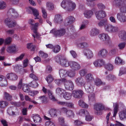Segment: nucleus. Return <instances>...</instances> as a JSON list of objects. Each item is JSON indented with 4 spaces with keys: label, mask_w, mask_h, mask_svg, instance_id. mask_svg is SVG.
Instances as JSON below:
<instances>
[{
    "label": "nucleus",
    "mask_w": 126,
    "mask_h": 126,
    "mask_svg": "<svg viewBox=\"0 0 126 126\" xmlns=\"http://www.w3.org/2000/svg\"><path fill=\"white\" fill-rule=\"evenodd\" d=\"M8 104V103L6 101H0V108H4Z\"/></svg>",
    "instance_id": "nucleus-49"
},
{
    "label": "nucleus",
    "mask_w": 126,
    "mask_h": 126,
    "mask_svg": "<svg viewBox=\"0 0 126 126\" xmlns=\"http://www.w3.org/2000/svg\"><path fill=\"white\" fill-rule=\"evenodd\" d=\"M16 109L14 107H10L8 109L7 112L10 115L14 116L16 115L14 111V110Z\"/></svg>",
    "instance_id": "nucleus-30"
},
{
    "label": "nucleus",
    "mask_w": 126,
    "mask_h": 126,
    "mask_svg": "<svg viewBox=\"0 0 126 126\" xmlns=\"http://www.w3.org/2000/svg\"><path fill=\"white\" fill-rule=\"evenodd\" d=\"M84 55H85L88 59H91L93 57V54L92 51L89 49H84L83 51Z\"/></svg>",
    "instance_id": "nucleus-17"
},
{
    "label": "nucleus",
    "mask_w": 126,
    "mask_h": 126,
    "mask_svg": "<svg viewBox=\"0 0 126 126\" xmlns=\"http://www.w3.org/2000/svg\"><path fill=\"white\" fill-rule=\"evenodd\" d=\"M72 94L68 92H65L63 95L64 98L66 100H69L72 98Z\"/></svg>",
    "instance_id": "nucleus-26"
},
{
    "label": "nucleus",
    "mask_w": 126,
    "mask_h": 126,
    "mask_svg": "<svg viewBox=\"0 0 126 126\" xmlns=\"http://www.w3.org/2000/svg\"><path fill=\"white\" fill-rule=\"evenodd\" d=\"M79 106L83 108H87L88 107V106L83 101L81 100H79L78 102Z\"/></svg>",
    "instance_id": "nucleus-37"
},
{
    "label": "nucleus",
    "mask_w": 126,
    "mask_h": 126,
    "mask_svg": "<svg viewBox=\"0 0 126 126\" xmlns=\"http://www.w3.org/2000/svg\"><path fill=\"white\" fill-rule=\"evenodd\" d=\"M28 93H29V95L32 96H34V95L38 94L39 92L37 91H30L29 90Z\"/></svg>",
    "instance_id": "nucleus-54"
},
{
    "label": "nucleus",
    "mask_w": 126,
    "mask_h": 126,
    "mask_svg": "<svg viewBox=\"0 0 126 126\" xmlns=\"http://www.w3.org/2000/svg\"><path fill=\"white\" fill-rule=\"evenodd\" d=\"M66 32V31L64 28L57 30L55 29H53L50 31V33H52L55 36H63Z\"/></svg>",
    "instance_id": "nucleus-3"
},
{
    "label": "nucleus",
    "mask_w": 126,
    "mask_h": 126,
    "mask_svg": "<svg viewBox=\"0 0 126 126\" xmlns=\"http://www.w3.org/2000/svg\"><path fill=\"white\" fill-rule=\"evenodd\" d=\"M62 7L69 11H73L76 7L75 4L71 1L63 0L61 4Z\"/></svg>",
    "instance_id": "nucleus-1"
},
{
    "label": "nucleus",
    "mask_w": 126,
    "mask_h": 126,
    "mask_svg": "<svg viewBox=\"0 0 126 126\" xmlns=\"http://www.w3.org/2000/svg\"><path fill=\"white\" fill-rule=\"evenodd\" d=\"M119 116L120 119L122 120L126 119V109L123 110L119 113Z\"/></svg>",
    "instance_id": "nucleus-22"
},
{
    "label": "nucleus",
    "mask_w": 126,
    "mask_h": 126,
    "mask_svg": "<svg viewBox=\"0 0 126 126\" xmlns=\"http://www.w3.org/2000/svg\"><path fill=\"white\" fill-rule=\"evenodd\" d=\"M96 17L99 20L103 19L106 16L105 12L102 10L97 11L95 13Z\"/></svg>",
    "instance_id": "nucleus-12"
},
{
    "label": "nucleus",
    "mask_w": 126,
    "mask_h": 126,
    "mask_svg": "<svg viewBox=\"0 0 126 126\" xmlns=\"http://www.w3.org/2000/svg\"><path fill=\"white\" fill-rule=\"evenodd\" d=\"M47 9L49 10H53L54 8V5L51 3H47Z\"/></svg>",
    "instance_id": "nucleus-45"
},
{
    "label": "nucleus",
    "mask_w": 126,
    "mask_h": 126,
    "mask_svg": "<svg viewBox=\"0 0 126 126\" xmlns=\"http://www.w3.org/2000/svg\"><path fill=\"white\" fill-rule=\"evenodd\" d=\"M39 56L43 58H46L47 57V54L43 52L40 51L39 52Z\"/></svg>",
    "instance_id": "nucleus-55"
},
{
    "label": "nucleus",
    "mask_w": 126,
    "mask_h": 126,
    "mask_svg": "<svg viewBox=\"0 0 126 126\" xmlns=\"http://www.w3.org/2000/svg\"><path fill=\"white\" fill-rule=\"evenodd\" d=\"M117 19L122 23H124L126 22V16L125 14L122 13H118L117 14Z\"/></svg>",
    "instance_id": "nucleus-13"
},
{
    "label": "nucleus",
    "mask_w": 126,
    "mask_h": 126,
    "mask_svg": "<svg viewBox=\"0 0 126 126\" xmlns=\"http://www.w3.org/2000/svg\"><path fill=\"white\" fill-rule=\"evenodd\" d=\"M105 63L104 61L102 59H97L94 61L93 63L96 67H100Z\"/></svg>",
    "instance_id": "nucleus-15"
},
{
    "label": "nucleus",
    "mask_w": 126,
    "mask_h": 126,
    "mask_svg": "<svg viewBox=\"0 0 126 126\" xmlns=\"http://www.w3.org/2000/svg\"><path fill=\"white\" fill-rule=\"evenodd\" d=\"M53 79V77L50 75H49L46 78V80L48 83H51Z\"/></svg>",
    "instance_id": "nucleus-52"
},
{
    "label": "nucleus",
    "mask_w": 126,
    "mask_h": 126,
    "mask_svg": "<svg viewBox=\"0 0 126 126\" xmlns=\"http://www.w3.org/2000/svg\"><path fill=\"white\" fill-rule=\"evenodd\" d=\"M63 82L64 83V84L66 89L67 90H71L74 88V84L73 82L71 80H67L66 79H63Z\"/></svg>",
    "instance_id": "nucleus-5"
},
{
    "label": "nucleus",
    "mask_w": 126,
    "mask_h": 126,
    "mask_svg": "<svg viewBox=\"0 0 126 126\" xmlns=\"http://www.w3.org/2000/svg\"><path fill=\"white\" fill-rule=\"evenodd\" d=\"M27 47L28 49H30L31 51H34L35 47V46L33 45L32 43H29L27 44Z\"/></svg>",
    "instance_id": "nucleus-44"
},
{
    "label": "nucleus",
    "mask_w": 126,
    "mask_h": 126,
    "mask_svg": "<svg viewBox=\"0 0 126 126\" xmlns=\"http://www.w3.org/2000/svg\"><path fill=\"white\" fill-rule=\"evenodd\" d=\"M42 11L43 14V16L44 18H46L47 16V14L46 10L43 8H42Z\"/></svg>",
    "instance_id": "nucleus-64"
},
{
    "label": "nucleus",
    "mask_w": 126,
    "mask_h": 126,
    "mask_svg": "<svg viewBox=\"0 0 126 126\" xmlns=\"http://www.w3.org/2000/svg\"><path fill=\"white\" fill-rule=\"evenodd\" d=\"M126 43L125 42H122L120 43L118 45V47L120 49H122L125 47Z\"/></svg>",
    "instance_id": "nucleus-61"
},
{
    "label": "nucleus",
    "mask_w": 126,
    "mask_h": 126,
    "mask_svg": "<svg viewBox=\"0 0 126 126\" xmlns=\"http://www.w3.org/2000/svg\"><path fill=\"white\" fill-rule=\"evenodd\" d=\"M45 126H55L53 122L50 120L47 121L45 123Z\"/></svg>",
    "instance_id": "nucleus-56"
},
{
    "label": "nucleus",
    "mask_w": 126,
    "mask_h": 126,
    "mask_svg": "<svg viewBox=\"0 0 126 126\" xmlns=\"http://www.w3.org/2000/svg\"><path fill=\"white\" fill-rule=\"evenodd\" d=\"M113 4L116 7L120 8L124 5H126V0H114L113 2Z\"/></svg>",
    "instance_id": "nucleus-10"
},
{
    "label": "nucleus",
    "mask_w": 126,
    "mask_h": 126,
    "mask_svg": "<svg viewBox=\"0 0 126 126\" xmlns=\"http://www.w3.org/2000/svg\"><path fill=\"white\" fill-rule=\"evenodd\" d=\"M83 94V92L80 90H75L72 91V94L75 98H80L81 97Z\"/></svg>",
    "instance_id": "nucleus-8"
},
{
    "label": "nucleus",
    "mask_w": 126,
    "mask_h": 126,
    "mask_svg": "<svg viewBox=\"0 0 126 126\" xmlns=\"http://www.w3.org/2000/svg\"><path fill=\"white\" fill-rule=\"evenodd\" d=\"M29 86L33 88H36L39 85L37 82L35 81H33L29 84Z\"/></svg>",
    "instance_id": "nucleus-38"
},
{
    "label": "nucleus",
    "mask_w": 126,
    "mask_h": 126,
    "mask_svg": "<svg viewBox=\"0 0 126 126\" xmlns=\"http://www.w3.org/2000/svg\"><path fill=\"white\" fill-rule=\"evenodd\" d=\"M86 79L87 82H91L94 80L93 76L91 74H88L86 76Z\"/></svg>",
    "instance_id": "nucleus-35"
},
{
    "label": "nucleus",
    "mask_w": 126,
    "mask_h": 126,
    "mask_svg": "<svg viewBox=\"0 0 126 126\" xmlns=\"http://www.w3.org/2000/svg\"><path fill=\"white\" fill-rule=\"evenodd\" d=\"M7 81L6 78L0 83V85L2 87L6 86L7 85Z\"/></svg>",
    "instance_id": "nucleus-58"
},
{
    "label": "nucleus",
    "mask_w": 126,
    "mask_h": 126,
    "mask_svg": "<svg viewBox=\"0 0 126 126\" xmlns=\"http://www.w3.org/2000/svg\"><path fill=\"white\" fill-rule=\"evenodd\" d=\"M108 51L105 48H103L101 49L98 52V55L100 57L103 58H106L108 56Z\"/></svg>",
    "instance_id": "nucleus-11"
},
{
    "label": "nucleus",
    "mask_w": 126,
    "mask_h": 126,
    "mask_svg": "<svg viewBox=\"0 0 126 126\" xmlns=\"http://www.w3.org/2000/svg\"><path fill=\"white\" fill-rule=\"evenodd\" d=\"M84 87L87 92L90 93L88 95L89 102L91 103L94 101V94H91L94 91V87L90 84L85 85Z\"/></svg>",
    "instance_id": "nucleus-2"
},
{
    "label": "nucleus",
    "mask_w": 126,
    "mask_h": 126,
    "mask_svg": "<svg viewBox=\"0 0 126 126\" xmlns=\"http://www.w3.org/2000/svg\"><path fill=\"white\" fill-rule=\"evenodd\" d=\"M12 39L10 37H8L5 40V45L8 44L10 43L12 41Z\"/></svg>",
    "instance_id": "nucleus-63"
},
{
    "label": "nucleus",
    "mask_w": 126,
    "mask_h": 126,
    "mask_svg": "<svg viewBox=\"0 0 126 126\" xmlns=\"http://www.w3.org/2000/svg\"><path fill=\"white\" fill-rule=\"evenodd\" d=\"M113 25L110 24H107L105 25V30L111 33Z\"/></svg>",
    "instance_id": "nucleus-42"
},
{
    "label": "nucleus",
    "mask_w": 126,
    "mask_h": 126,
    "mask_svg": "<svg viewBox=\"0 0 126 126\" xmlns=\"http://www.w3.org/2000/svg\"><path fill=\"white\" fill-rule=\"evenodd\" d=\"M84 16L87 18H90L93 14V12L91 10L85 11L84 12Z\"/></svg>",
    "instance_id": "nucleus-33"
},
{
    "label": "nucleus",
    "mask_w": 126,
    "mask_h": 126,
    "mask_svg": "<svg viewBox=\"0 0 126 126\" xmlns=\"http://www.w3.org/2000/svg\"><path fill=\"white\" fill-rule=\"evenodd\" d=\"M74 18L72 16H68L65 21L64 25L67 26L72 24L75 21Z\"/></svg>",
    "instance_id": "nucleus-18"
},
{
    "label": "nucleus",
    "mask_w": 126,
    "mask_h": 126,
    "mask_svg": "<svg viewBox=\"0 0 126 126\" xmlns=\"http://www.w3.org/2000/svg\"><path fill=\"white\" fill-rule=\"evenodd\" d=\"M53 50V52L55 53L58 52L60 50V47L58 45H56L54 47Z\"/></svg>",
    "instance_id": "nucleus-53"
},
{
    "label": "nucleus",
    "mask_w": 126,
    "mask_h": 126,
    "mask_svg": "<svg viewBox=\"0 0 126 126\" xmlns=\"http://www.w3.org/2000/svg\"><path fill=\"white\" fill-rule=\"evenodd\" d=\"M118 36L120 38L126 41V32L124 31H121L118 33Z\"/></svg>",
    "instance_id": "nucleus-21"
},
{
    "label": "nucleus",
    "mask_w": 126,
    "mask_h": 126,
    "mask_svg": "<svg viewBox=\"0 0 126 126\" xmlns=\"http://www.w3.org/2000/svg\"><path fill=\"white\" fill-rule=\"evenodd\" d=\"M56 61L59 63L62 66L64 67H67L69 66V62L67 60L66 58L62 56L57 57L56 58Z\"/></svg>",
    "instance_id": "nucleus-4"
},
{
    "label": "nucleus",
    "mask_w": 126,
    "mask_h": 126,
    "mask_svg": "<svg viewBox=\"0 0 126 126\" xmlns=\"http://www.w3.org/2000/svg\"><path fill=\"white\" fill-rule=\"evenodd\" d=\"M11 14V15L12 16H13L15 17H16L18 16V15L17 12L13 8H11L9 10L8 14Z\"/></svg>",
    "instance_id": "nucleus-27"
},
{
    "label": "nucleus",
    "mask_w": 126,
    "mask_h": 126,
    "mask_svg": "<svg viewBox=\"0 0 126 126\" xmlns=\"http://www.w3.org/2000/svg\"><path fill=\"white\" fill-rule=\"evenodd\" d=\"M88 114V111L86 110H80L79 113V114L80 115L82 116H84L86 114Z\"/></svg>",
    "instance_id": "nucleus-50"
},
{
    "label": "nucleus",
    "mask_w": 126,
    "mask_h": 126,
    "mask_svg": "<svg viewBox=\"0 0 126 126\" xmlns=\"http://www.w3.org/2000/svg\"><path fill=\"white\" fill-rule=\"evenodd\" d=\"M5 23L9 28H12L14 27L16 25L15 21H11V19L8 18H6L4 21Z\"/></svg>",
    "instance_id": "nucleus-16"
},
{
    "label": "nucleus",
    "mask_w": 126,
    "mask_h": 126,
    "mask_svg": "<svg viewBox=\"0 0 126 126\" xmlns=\"http://www.w3.org/2000/svg\"><path fill=\"white\" fill-rule=\"evenodd\" d=\"M16 46L14 44L9 47L7 48V51L9 53H11L15 52L16 50Z\"/></svg>",
    "instance_id": "nucleus-24"
},
{
    "label": "nucleus",
    "mask_w": 126,
    "mask_h": 126,
    "mask_svg": "<svg viewBox=\"0 0 126 126\" xmlns=\"http://www.w3.org/2000/svg\"><path fill=\"white\" fill-rule=\"evenodd\" d=\"M114 108L113 117H115L118 110V104L116 102L113 103Z\"/></svg>",
    "instance_id": "nucleus-29"
},
{
    "label": "nucleus",
    "mask_w": 126,
    "mask_h": 126,
    "mask_svg": "<svg viewBox=\"0 0 126 126\" xmlns=\"http://www.w3.org/2000/svg\"><path fill=\"white\" fill-rule=\"evenodd\" d=\"M29 8L32 10L33 15L35 17V19H38V17L39 15V13L37 10L35 8H33L30 7H29Z\"/></svg>",
    "instance_id": "nucleus-28"
},
{
    "label": "nucleus",
    "mask_w": 126,
    "mask_h": 126,
    "mask_svg": "<svg viewBox=\"0 0 126 126\" xmlns=\"http://www.w3.org/2000/svg\"><path fill=\"white\" fill-rule=\"evenodd\" d=\"M104 106L103 104L102 103H99L95 104L94 105V109L96 111L95 113L97 115H100L101 114L100 111L104 109Z\"/></svg>",
    "instance_id": "nucleus-6"
},
{
    "label": "nucleus",
    "mask_w": 126,
    "mask_h": 126,
    "mask_svg": "<svg viewBox=\"0 0 126 126\" xmlns=\"http://www.w3.org/2000/svg\"><path fill=\"white\" fill-rule=\"evenodd\" d=\"M76 84L79 86H82L84 85V83L82 81V80L81 77L76 79L75 80Z\"/></svg>",
    "instance_id": "nucleus-32"
},
{
    "label": "nucleus",
    "mask_w": 126,
    "mask_h": 126,
    "mask_svg": "<svg viewBox=\"0 0 126 126\" xmlns=\"http://www.w3.org/2000/svg\"><path fill=\"white\" fill-rule=\"evenodd\" d=\"M38 25V23L37 22L34 24H32V26H31V27L32 28V29L33 30V32L34 34H32V35L34 38V41H35V38H38L39 36V34L36 31Z\"/></svg>",
    "instance_id": "nucleus-9"
},
{
    "label": "nucleus",
    "mask_w": 126,
    "mask_h": 126,
    "mask_svg": "<svg viewBox=\"0 0 126 126\" xmlns=\"http://www.w3.org/2000/svg\"><path fill=\"white\" fill-rule=\"evenodd\" d=\"M77 46L78 47L81 48H85L88 46V45L86 43L83 42L79 44Z\"/></svg>",
    "instance_id": "nucleus-47"
},
{
    "label": "nucleus",
    "mask_w": 126,
    "mask_h": 126,
    "mask_svg": "<svg viewBox=\"0 0 126 126\" xmlns=\"http://www.w3.org/2000/svg\"><path fill=\"white\" fill-rule=\"evenodd\" d=\"M6 3L3 1L0 2V9H3L6 8Z\"/></svg>",
    "instance_id": "nucleus-57"
},
{
    "label": "nucleus",
    "mask_w": 126,
    "mask_h": 126,
    "mask_svg": "<svg viewBox=\"0 0 126 126\" xmlns=\"http://www.w3.org/2000/svg\"><path fill=\"white\" fill-rule=\"evenodd\" d=\"M4 98L5 99L10 101L12 99V97L8 93L5 92L4 94Z\"/></svg>",
    "instance_id": "nucleus-40"
},
{
    "label": "nucleus",
    "mask_w": 126,
    "mask_h": 126,
    "mask_svg": "<svg viewBox=\"0 0 126 126\" xmlns=\"http://www.w3.org/2000/svg\"><path fill=\"white\" fill-rule=\"evenodd\" d=\"M22 89L24 92L27 93L30 90L27 84H23Z\"/></svg>",
    "instance_id": "nucleus-48"
},
{
    "label": "nucleus",
    "mask_w": 126,
    "mask_h": 126,
    "mask_svg": "<svg viewBox=\"0 0 126 126\" xmlns=\"http://www.w3.org/2000/svg\"><path fill=\"white\" fill-rule=\"evenodd\" d=\"M64 118L63 117H59L58 118L59 124L63 126H66L64 124Z\"/></svg>",
    "instance_id": "nucleus-51"
},
{
    "label": "nucleus",
    "mask_w": 126,
    "mask_h": 126,
    "mask_svg": "<svg viewBox=\"0 0 126 126\" xmlns=\"http://www.w3.org/2000/svg\"><path fill=\"white\" fill-rule=\"evenodd\" d=\"M115 63L117 64H122L124 63V62L119 57H116L115 60Z\"/></svg>",
    "instance_id": "nucleus-46"
},
{
    "label": "nucleus",
    "mask_w": 126,
    "mask_h": 126,
    "mask_svg": "<svg viewBox=\"0 0 126 126\" xmlns=\"http://www.w3.org/2000/svg\"><path fill=\"white\" fill-rule=\"evenodd\" d=\"M93 117L90 115L88 112V114L85 115V119L87 121H90L92 119Z\"/></svg>",
    "instance_id": "nucleus-59"
},
{
    "label": "nucleus",
    "mask_w": 126,
    "mask_h": 126,
    "mask_svg": "<svg viewBox=\"0 0 126 126\" xmlns=\"http://www.w3.org/2000/svg\"><path fill=\"white\" fill-rule=\"evenodd\" d=\"M112 29L111 33H115L118 32L119 30L118 28L114 26H112Z\"/></svg>",
    "instance_id": "nucleus-60"
},
{
    "label": "nucleus",
    "mask_w": 126,
    "mask_h": 126,
    "mask_svg": "<svg viewBox=\"0 0 126 126\" xmlns=\"http://www.w3.org/2000/svg\"><path fill=\"white\" fill-rule=\"evenodd\" d=\"M74 114L72 111L68 110L66 113V115L67 117H74Z\"/></svg>",
    "instance_id": "nucleus-43"
},
{
    "label": "nucleus",
    "mask_w": 126,
    "mask_h": 126,
    "mask_svg": "<svg viewBox=\"0 0 126 126\" xmlns=\"http://www.w3.org/2000/svg\"><path fill=\"white\" fill-rule=\"evenodd\" d=\"M56 93L59 95L64 94L65 92L64 90L60 88H57L56 89Z\"/></svg>",
    "instance_id": "nucleus-36"
},
{
    "label": "nucleus",
    "mask_w": 126,
    "mask_h": 126,
    "mask_svg": "<svg viewBox=\"0 0 126 126\" xmlns=\"http://www.w3.org/2000/svg\"><path fill=\"white\" fill-rule=\"evenodd\" d=\"M49 113L51 117L57 116V110L55 109H52L49 110Z\"/></svg>",
    "instance_id": "nucleus-34"
},
{
    "label": "nucleus",
    "mask_w": 126,
    "mask_h": 126,
    "mask_svg": "<svg viewBox=\"0 0 126 126\" xmlns=\"http://www.w3.org/2000/svg\"><path fill=\"white\" fill-rule=\"evenodd\" d=\"M69 65L72 68L75 70H78L80 68V65L75 62H70Z\"/></svg>",
    "instance_id": "nucleus-14"
},
{
    "label": "nucleus",
    "mask_w": 126,
    "mask_h": 126,
    "mask_svg": "<svg viewBox=\"0 0 126 126\" xmlns=\"http://www.w3.org/2000/svg\"><path fill=\"white\" fill-rule=\"evenodd\" d=\"M32 117L34 122L35 123L40 122L41 120V118L38 114H33L32 115Z\"/></svg>",
    "instance_id": "nucleus-25"
},
{
    "label": "nucleus",
    "mask_w": 126,
    "mask_h": 126,
    "mask_svg": "<svg viewBox=\"0 0 126 126\" xmlns=\"http://www.w3.org/2000/svg\"><path fill=\"white\" fill-rule=\"evenodd\" d=\"M99 36L101 40L103 41H108L110 40V38L107 34L102 33L99 34Z\"/></svg>",
    "instance_id": "nucleus-20"
},
{
    "label": "nucleus",
    "mask_w": 126,
    "mask_h": 126,
    "mask_svg": "<svg viewBox=\"0 0 126 126\" xmlns=\"http://www.w3.org/2000/svg\"><path fill=\"white\" fill-rule=\"evenodd\" d=\"M30 77L35 80H38V78L33 73H31L29 75Z\"/></svg>",
    "instance_id": "nucleus-62"
},
{
    "label": "nucleus",
    "mask_w": 126,
    "mask_h": 126,
    "mask_svg": "<svg viewBox=\"0 0 126 126\" xmlns=\"http://www.w3.org/2000/svg\"><path fill=\"white\" fill-rule=\"evenodd\" d=\"M98 30L95 28H94L92 29L90 31V34L91 36H94L98 35Z\"/></svg>",
    "instance_id": "nucleus-31"
},
{
    "label": "nucleus",
    "mask_w": 126,
    "mask_h": 126,
    "mask_svg": "<svg viewBox=\"0 0 126 126\" xmlns=\"http://www.w3.org/2000/svg\"><path fill=\"white\" fill-rule=\"evenodd\" d=\"M59 74L61 77H66L67 76L72 77L74 76L75 73V71H61Z\"/></svg>",
    "instance_id": "nucleus-7"
},
{
    "label": "nucleus",
    "mask_w": 126,
    "mask_h": 126,
    "mask_svg": "<svg viewBox=\"0 0 126 126\" xmlns=\"http://www.w3.org/2000/svg\"><path fill=\"white\" fill-rule=\"evenodd\" d=\"M47 93L48 97L50 99L54 101L56 100L54 96L53 95L52 93L50 90H47Z\"/></svg>",
    "instance_id": "nucleus-41"
},
{
    "label": "nucleus",
    "mask_w": 126,
    "mask_h": 126,
    "mask_svg": "<svg viewBox=\"0 0 126 126\" xmlns=\"http://www.w3.org/2000/svg\"><path fill=\"white\" fill-rule=\"evenodd\" d=\"M6 77L7 79L11 80H15L17 78V76L12 73L7 74L6 75Z\"/></svg>",
    "instance_id": "nucleus-19"
},
{
    "label": "nucleus",
    "mask_w": 126,
    "mask_h": 126,
    "mask_svg": "<svg viewBox=\"0 0 126 126\" xmlns=\"http://www.w3.org/2000/svg\"><path fill=\"white\" fill-rule=\"evenodd\" d=\"M105 68L107 70L112 71L113 70L114 67L112 64L110 63L106 64L104 65Z\"/></svg>",
    "instance_id": "nucleus-39"
},
{
    "label": "nucleus",
    "mask_w": 126,
    "mask_h": 126,
    "mask_svg": "<svg viewBox=\"0 0 126 126\" xmlns=\"http://www.w3.org/2000/svg\"><path fill=\"white\" fill-rule=\"evenodd\" d=\"M63 21L62 17L59 15H56L55 16L54 21L57 23L60 24Z\"/></svg>",
    "instance_id": "nucleus-23"
}]
</instances>
